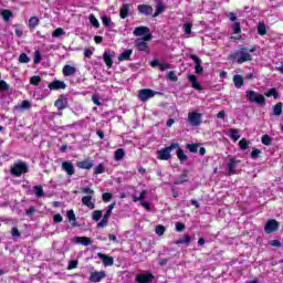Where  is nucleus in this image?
<instances>
[{"mask_svg": "<svg viewBox=\"0 0 283 283\" xmlns=\"http://www.w3.org/2000/svg\"><path fill=\"white\" fill-rule=\"evenodd\" d=\"M10 90V85L4 80L0 81V92H8Z\"/></svg>", "mask_w": 283, "mask_h": 283, "instance_id": "5fc2aeb1", "label": "nucleus"}, {"mask_svg": "<svg viewBox=\"0 0 283 283\" xmlns=\"http://www.w3.org/2000/svg\"><path fill=\"white\" fill-rule=\"evenodd\" d=\"M33 192L36 198H43V196H45V191L43 190V186H41V185L34 186Z\"/></svg>", "mask_w": 283, "mask_h": 283, "instance_id": "473e14b6", "label": "nucleus"}, {"mask_svg": "<svg viewBox=\"0 0 283 283\" xmlns=\"http://www.w3.org/2000/svg\"><path fill=\"white\" fill-rule=\"evenodd\" d=\"M167 78H169V81H172V83H176V81H178V75H176L175 71H170L167 74Z\"/></svg>", "mask_w": 283, "mask_h": 283, "instance_id": "680f3d73", "label": "nucleus"}, {"mask_svg": "<svg viewBox=\"0 0 283 283\" xmlns=\"http://www.w3.org/2000/svg\"><path fill=\"white\" fill-rule=\"evenodd\" d=\"M188 120L192 127H199V125H202V114L198 113V111L190 112Z\"/></svg>", "mask_w": 283, "mask_h": 283, "instance_id": "423d86ee", "label": "nucleus"}, {"mask_svg": "<svg viewBox=\"0 0 283 283\" xmlns=\"http://www.w3.org/2000/svg\"><path fill=\"white\" fill-rule=\"evenodd\" d=\"M77 167L80 169H92L94 167V163L91 161L90 159H85V160L78 161Z\"/></svg>", "mask_w": 283, "mask_h": 283, "instance_id": "bb28decb", "label": "nucleus"}, {"mask_svg": "<svg viewBox=\"0 0 283 283\" xmlns=\"http://www.w3.org/2000/svg\"><path fill=\"white\" fill-rule=\"evenodd\" d=\"M62 169L67 174V176H74V165L72 161L62 163Z\"/></svg>", "mask_w": 283, "mask_h": 283, "instance_id": "5701e85b", "label": "nucleus"}, {"mask_svg": "<svg viewBox=\"0 0 283 283\" xmlns=\"http://www.w3.org/2000/svg\"><path fill=\"white\" fill-rule=\"evenodd\" d=\"M65 87H67V84L64 81L55 80L49 84L51 91L65 90Z\"/></svg>", "mask_w": 283, "mask_h": 283, "instance_id": "4468645a", "label": "nucleus"}, {"mask_svg": "<svg viewBox=\"0 0 283 283\" xmlns=\"http://www.w3.org/2000/svg\"><path fill=\"white\" fill-rule=\"evenodd\" d=\"M29 171L30 167L28 166V163L23 160L14 161L10 168V174L11 176H14V178H21V176L28 174Z\"/></svg>", "mask_w": 283, "mask_h": 283, "instance_id": "f03ea898", "label": "nucleus"}, {"mask_svg": "<svg viewBox=\"0 0 283 283\" xmlns=\"http://www.w3.org/2000/svg\"><path fill=\"white\" fill-rule=\"evenodd\" d=\"M154 277L155 276L151 273H142V274L136 275L135 282H137V283H151Z\"/></svg>", "mask_w": 283, "mask_h": 283, "instance_id": "9b49d317", "label": "nucleus"}, {"mask_svg": "<svg viewBox=\"0 0 283 283\" xmlns=\"http://www.w3.org/2000/svg\"><path fill=\"white\" fill-rule=\"evenodd\" d=\"M189 180V170L184 169L181 175H179L176 180L175 185H185V182H188Z\"/></svg>", "mask_w": 283, "mask_h": 283, "instance_id": "f3484780", "label": "nucleus"}, {"mask_svg": "<svg viewBox=\"0 0 283 283\" xmlns=\"http://www.w3.org/2000/svg\"><path fill=\"white\" fill-rule=\"evenodd\" d=\"M132 54H134V51L132 49L125 50L122 54L118 55V61H132Z\"/></svg>", "mask_w": 283, "mask_h": 283, "instance_id": "b1692460", "label": "nucleus"}, {"mask_svg": "<svg viewBox=\"0 0 283 283\" xmlns=\"http://www.w3.org/2000/svg\"><path fill=\"white\" fill-rule=\"evenodd\" d=\"M97 256L102 260L104 266H114V258L98 252Z\"/></svg>", "mask_w": 283, "mask_h": 283, "instance_id": "a211bd4d", "label": "nucleus"}, {"mask_svg": "<svg viewBox=\"0 0 283 283\" xmlns=\"http://www.w3.org/2000/svg\"><path fill=\"white\" fill-rule=\"evenodd\" d=\"M53 222H55V224H59L61 222H63V216H61V213H56L53 216Z\"/></svg>", "mask_w": 283, "mask_h": 283, "instance_id": "69168bd1", "label": "nucleus"}, {"mask_svg": "<svg viewBox=\"0 0 283 283\" xmlns=\"http://www.w3.org/2000/svg\"><path fill=\"white\" fill-rule=\"evenodd\" d=\"M105 277H107V273H105V271H95V272H92L91 275H90V282H93V283H98L101 282L102 280H105Z\"/></svg>", "mask_w": 283, "mask_h": 283, "instance_id": "9d476101", "label": "nucleus"}, {"mask_svg": "<svg viewBox=\"0 0 283 283\" xmlns=\"http://www.w3.org/2000/svg\"><path fill=\"white\" fill-rule=\"evenodd\" d=\"M129 8H132L130 3L122 4L119 9V17L120 19H127L129 17Z\"/></svg>", "mask_w": 283, "mask_h": 283, "instance_id": "412c9836", "label": "nucleus"}, {"mask_svg": "<svg viewBox=\"0 0 283 283\" xmlns=\"http://www.w3.org/2000/svg\"><path fill=\"white\" fill-rule=\"evenodd\" d=\"M66 216L69 222H72V227H76V214L74 213V210H69Z\"/></svg>", "mask_w": 283, "mask_h": 283, "instance_id": "58836bf2", "label": "nucleus"}, {"mask_svg": "<svg viewBox=\"0 0 283 283\" xmlns=\"http://www.w3.org/2000/svg\"><path fill=\"white\" fill-rule=\"evenodd\" d=\"M175 227H176V231H178V233H182V231H185V223H182V222H177L175 224Z\"/></svg>", "mask_w": 283, "mask_h": 283, "instance_id": "774afa93", "label": "nucleus"}, {"mask_svg": "<svg viewBox=\"0 0 283 283\" xmlns=\"http://www.w3.org/2000/svg\"><path fill=\"white\" fill-rule=\"evenodd\" d=\"M88 21L93 28H101V22H98V19H96V15H94V13H91L88 15Z\"/></svg>", "mask_w": 283, "mask_h": 283, "instance_id": "72a5a7b5", "label": "nucleus"}, {"mask_svg": "<svg viewBox=\"0 0 283 283\" xmlns=\"http://www.w3.org/2000/svg\"><path fill=\"white\" fill-rule=\"evenodd\" d=\"M174 244H186V247H189V244H191V237L185 234L182 239L175 241Z\"/></svg>", "mask_w": 283, "mask_h": 283, "instance_id": "2f4dec72", "label": "nucleus"}, {"mask_svg": "<svg viewBox=\"0 0 283 283\" xmlns=\"http://www.w3.org/2000/svg\"><path fill=\"white\" fill-rule=\"evenodd\" d=\"M233 83L237 90H241L244 85V77L240 74L233 76Z\"/></svg>", "mask_w": 283, "mask_h": 283, "instance_id": "a878e982", "label": "nucleus"}, {"mask_svg": "<svg viewBox=\"0 0 283 283\" xmlns=\"http://www.w3.org/2000/svg\"><path fill=\"white\" fill-rule=\"evenodd\" d=\"M75 242H77V244H83V247H90V244H92V239L87 237H75Z\"/></svg>", "mask_w": 283, "mask_h": 283, "instance_id": "c756f323", "label": "nucleus"}, {"mask_svg": "<svg viewBox=\"0 0 283 283\" xmlns=\"http://www.w3.org/2000/svg\"><path fill=\"white\" fill-rule=\"evenodd\" d=\"M188 81L191 83L193 90H197V92H202V85L198 83V77L196 75H188Z\"/></svg>", "mask_w": 283, "mask_h": 283, "instance_id": "aec40b11", "label": "nucleus"}, {"mask_svg": "<svg viewBox=\"0 0 283 283\" xmlns=\"http://www.w3.org/2000/svg\"><path fill=\"white\" fill-rule=\"evenodd\" d=\"M109 218H112V210H106L103 219L97 223V229H103L109 224Z\"/></svg>", "mask_w": 283, "mask_h": 283, "instance_id": "2eb2a0df", "label": "nucleus"}, {"mask_svg": "<svg viewBox=\"0 0 283 283\" xmlns=\"http://www.w3.org/2000/svg\"><path fill=\"white\" fill-rule=\"evenodd\" d=\"M264 96H266L268 98H271V96H273V98L277 99L280 94L277 93V88L273 87L265 92Z\"/></svg>", "mask_w": 283, "mask_h": 283, "instance_id": "4c0bfd02", "label": "nucleus"}, {"mask_svg": "<svg viewBox=\"0 0 283 283\" xmlns=\"http://www.w3.org/2000/svg\"><path fill=\"white\" fill-rule=\"evenodd\" d=\"M147 198V190H143L139 195V197L134 196L133 197V202H140Z\"/></svg>", "mask_w": 283, "mask_h": 283, "instance_id": "8fccbe9b", "label": "nucleus"}, {"mask_svg": "<svg viewBox=\"0 0 283 283\" xmlns=\"http://www.w3.org/2000/svg\"><path fill=\"white\" fill-rule=\"evenodd\" d=\"M282 107H283L282 102L276 103L272 108L273 115L274 116H282Z\"/></svg>", "mask_w": 283, "mask_h": 283, "instance_id": "f704fd0d", "label": "nucleus"}, {"mask_svg": "<svg viewBox=\"0 0 283 283\" xmlns=\"http://www.w3.org/2000/svg\"><path fill=\"white\" fill-rule=\"evenodd\" d=\"M123 158H125V149L123 148H118L117 150H115V156H114V160H123Z\"/></svg>", "mask_w": 283, "mask_h": 283, "instance_id": "a19ab883", "label": "nucleus"}, {"mask_svg": "<svg viewBox=\"0 0 283 283\" xmlns=\"http://www.w3.org/2000/svg\"><path fill=\"white\" fill-rule=\"evenodd\" d=\"M94 174H95V176H98L101 174H105V165L99 164L98 166H96L95 169H94Z\"/></svg>", "mask_w": 283, "mask_h": 283, "instance_id": "864d4df0", "label": "nucleus"}, {"mask_svg": "<svg viewBox=\"0 0 283 283\" xmlns=\"http://www.w3.org/2000/svg\"><path fill=\"white\" fill-rule=\"evenodd\" d=\"M185 34H191V28H193V24L190 22H187L182 25Z\"/></svg>", "mask_w": 283, "mask_h": 283, "instance_id": "13d9d810", "label": "nucleus"}, {"mask_svg": "<svg viewBox=\"0 0 283 283\" xmlns=\"http://www.w3.org/2000/svg\"><path fill=\"white\" fill-rule=\"evenodd\" d=\"M280 229V222L275 219H271L265 223L264 230L265 233H273Z\"/></svg>", "mask_w": 283, "mask_h": 283, "instance_id": "6e6552de", "label": "nucleus"}, {"mask_svg": "<svg viewBox=\"0 0 283 283\" xmlns=\"http://www.w3.org/2000/svg\"><path fill=\"white\" fill-rule=\"evenodd\" d=\"M261 143H262V145H265V147H271V145L273 143V138L269 135H263L261 137Z\"/></svg>", "mask_w": 283, "mask_h": 283, "instance_id": "ea45409f", "label": "nucleus"}, {"mask_svg": "<svg viewBox=\"0 0 283 283\" xmlns=\"http://www.w3.org/2000/svg\"><path fill=\"white\" fill-rule=\"evenodd\" d=\"M256 30H258V34H259L260 36H264V35L266 34V24H264V22H260V23L258 24Z\"/></svg>", "mask_w": 283, "mask_h": 283, "instance_id": "79ce46f5", "label": "nucleus"}, {"mask_svg": "<svg viewBox=\"0 0 283 283\" xmlns=\"http://www.w3.org/2000/svg\"><path fill=\"white\" fill-rule=\"evenodd\" d=\"M198 147H200V144H187L186 149L190 151V154H198Z\"/></svg>", "mask_w": 283, "mask_h": 283, "instance_id": "c03bdc74", "label": "nucleus"}, {"mask_svg": "<svg viewBox=\"0 0 283 283\" xmlns=\"http://www.w3.org/2000/svg\"><path fill=\"white\" fill-rule=\"evenodd\" d=\"M103 59L108 70H112V67L114 66V60L112 59V53L109 51H105L103 54Z\"/></svg>", "mask_w": 283, "mask_h": 283, "instance_id": "4be33fe9", "label": "nucleus"}, {"mask_svg": "<svg viewBox=\"0 0 283 283\" xmlns=\"http://www.w3.org/2000/svg\"><path fill=\"white\" fill-rule=\"evenodd\" d=\"M19 63H30V57L28 53H21L19 56Z\"/></svg>", "mask_w": 283, "mask_h": 283, "instance_id": "4d7b16f0", "label": "nucleus"}, {"mask_svg": "<svg viewBox=\"0 0 283 283\" xmlns=\"http://www.w3.org/2000/svg\"><path fill=\"white\" fill-rule=\"evenodd\" d=\"M156 96V92L151 88H143L139 90L138 98L143 103H147L149 98H154Z\"/></svg>", "mask_w": 283, "mask_h": 283, "instance_id": "0eeeda50", "label": "nucleus"}, {"mask_svg": "<svg viewBox=\"0 0 283 283\" xmlns=\"http://www.w3.org/2000/svg\"><path fill=\"white\" fill-rule=\"evenodd\" d=\"M147 32H149L148 27H137V28H135L133 34L135 36H144V34H147Z\"/></svg>", "mask_w": 283, "mask_h": 283, "instance_id": "c85d7f7f", "label": "nucleus"}, {"mask_svg": "<svg viewBox=\"0 0 283 283\" xmlns=\"http://www.w3.org/2000/svg\"><path fill=\"white\" fill-rule=\"evenodd\" d=\"M155 231H156L157 235H165V226H163V224L157 226Z\"/></svg>", "mask_w": 283, "mask_h": 283, "instance_id": "0e129e2a", "label": "nucleus"}, {"mask_svg": "<svg viewBox=\"0 0 283 283\" xmlns=\"http://www.w3.org/2000/svg\"><path fill=\"white\" fill-rule=\"evenodd\" d=\"M102 23H103V25H105V28H109V25H112V18H109L107 15H103Z\"/></svg>", "mask_w": 283, "mask_h": 283, "instance_id": "6e6d98bb", "label": "nucleus"}, {"mask_svg": "<svg viewBox=\"0 0 283 283\" xmlns=\"http://www.w3.org/2000/svg\"><path fill=\"white\" fill-rule=\"evenodd\" d=\"M239 149H241V151H245V149H249V142L247 140V138H242L239 142Z\"/></svg>", "mask_w": 283, "mask_h": 283, "instance_id": "3c124183", "label": "nucleus"}, {"mask_svg": "<svg viewBox=\"0 0 283 283\" xmlns=\"http://www.w3.org/2000/svg\"><path fill=\"white\" fill-rule=\"evenodd\" d=\"M30 84L38 87V85H41V76L34 75L30 78Z\"/></svg>", "mask_w": 283, "mask_h": 283, "instance_id": "603ef678", "label": "nucleus"}, {"mask_svg": "<svg viewBox=\"0 0 283 283\" xmlns=\"http://www.w3.org/2000/svg\"><path fill=\"white\" fill-rule=\"evenodd\" d=\"M262 154V150L258 149V148H254L252 151H251V158L253 160H255L256 158L260 157V155Z\"/></svg>", "mask_w": 283, "mask_h": 283, "instance_id": "e2e57ef3", "label": "nucleus"}, {"mask_svg": "<svg viewBox=\"0 0 283 283\" xmlns=\"http://www.w3.org/2000/svg\"><path fill=\"white\" fill-rule=\"evenodd\" d=\"M240 159L230 158L228 163L227 176H235V169L238 168V165H240Z\"/></svg>", "mask_w": 283, "mask_h": 283, "instance_id": "1a4fd4ad", "label": "nucleus"}, {"mask_svg": "<svg viewBox=\"0 0 283 283\" xmlns=\"http://www.w3.org/2000/svg\"><path fill=\"white\" fill-rule=\"evenodd\" d=\"M65 34V30L63 28H57L52 32L53 39H59Z\"/></svg>", "mask_w": 283, "mask_h": 283, "instance_id": "a18cd8bd", "label": "nucleus"}, {"mask_svg": "<svg viewBox=\"0 0 283 283\" xmlns=\"http://www.w3.org/2000/svg\"><path fill=\"white\" fill-rule=\"evenodd\" d=\"M103 218V210H94L92 212V220H94V222H98V220H101Z\"/></svg>", "mask_w": 283, "mask_h": 283, "instance_id": "37998d69", "label": "nucleus"}, {"mask_svg": "<svg viewBox=\"0 0 283 283\" xmlns=\"http://www.w3.org/2000/svg\"><path fill=\"white\" fill-rule=\"evenodd\" d=\"M165 12V4L163 2H157L156 11L154 12L153 17H159V14H163Z\"/></svg>", "mask_w": 283, "mask_h": 283, "instance_id": "e433bc0d", "label": "nucleus"}, {"mask_svg": "<svg viewBox=\"0 0 283 283\" xmlns=\"http://www.w3.org/2000/svg\"><path fill=\"white\" fill-rule=\"evenodd\" d=\"M39 23H41V21L39 20V17H31L29 19V29L34 30V28H36Z\"/></svg>", "mask_w": 283, "mask_h": 283, "instance_id": "c9c22d12", "label": "nucleus"}, {"mask_svg": "<svg viewBox=\"0 0 283 283\" xmlns=\"http://www.w3.org/2000/svg\"><path fill=\"white\" fill-rule=\"evenodd\" d=\"M232 30L233 34H241L242 28L240 27V22H234Z\"/></svg>", "mask_w": 283, "mask_h": 283, "instance_id": "bf43d9fd", "label": "nucleus"}, {"mask_svg": "<svg viewBox=\"0 0 283 283\" xmlns=\"http://www.w3.org/2000/svg\"><path fill=\"white\" fill-rule=\"evenodd\" d=\"M228 61H235L238 65H242V63H249V61H253V55L249 53V48L240 45L238 50H234L228 56Z\"/></svg>", "mask_w": 283, "mask_h": 283, "instance_id": "f257e3e1", "label": "nucleus"}, {"mask_svg": "<svg viewBox=\"0 0 283 283\" xmlns=\"http://www.w3.org/2000/svg\"><path fill=\"white\" fill-rule=\"evenodd\" d=\"M3 21H10V18L13 17V13L11 10L4 9L1 12Z\"/></svg>", "mask_w": 283, "mask_h": 283, "instance_id": "49530a36", "label": "nucleus"}, {"mask_svg": "<svg viewBox=\"0 0 283 283\" xmlns=\"http://www.w3.org/2000/svg\"><path fill=\"white\" fill-rule=\"evenodd\" d=\"M63 76H74V74H76V67L70 65V64H66L63 66Z\"/></svg>", "mask_w": 283, "mask_h": 283, "instance_id": "393cba45", "label": "nucleus"}, {"mask_svg": "<svg viewBox=\"0 0 283 283\" xmlns=\"http://www.w3.org/2000/svg\"><path fill=\"white\" fill-rule=\"evenodd\" d=\"M41 51L39 50H35L34 53H33V63L34 65H39V63H41Z\"/></svg>", "mask_w": 283, "mask_h": 283, "instance_id": "09e8293b", "label": "nucleus"}, {"mask_svg": "<svg viewBox=\"0 0 283 283\" xmlns=\"http://www.w3.org/2000/svg\"><path fill=\"white\" fill-rule=\"evenodd\" d=\"M190 59L191 61L195 62V72L196 74H202V72H205V69L202 67V60H200V57H198V55L196 54H190Z\"/></svg>", "mask_w": 283, "mask_h": 283, "instance_id": "f8f14e48", "label": "nucleus"}, {"mask_svg": "<svg viewBox=\"0 0 283 283\" xmlns=\"http://www.w3.org/2000/svg\"><path fill=\"white\" fill-rule=\"evenodd\" d=\"M54 106L59 109V112L67 109V97H65V95H60V97L54 102Z\"/></svg>", "mask_w": 283, "mask_h": 283, "instance_id": "ddd939ff", "label": "nucleus"}, {"mask_svg": "<svg viewBox=\"0 0 283 283\" xmlns=\"http://www.w3.org/2000/svg\"><path fill=\"white\" fill-rule=\"evenodd\" d=\"M30 107H32V103H30V101H28V99H23L20 103V105L14 106V109L23 112L25 109H30Z\"/></svg>", "mask_w": 283, "mask_h": 283, "instance_id": "cd10ccee", "label": "nucleus"}, {"mask_svg": "<svg viewBox=\"0 0 283 283\" xmlns=\"http://www.w3.org/2000/svg\"><path fill=\"white\" fill-rule=\"evenodd\" d=\"M81 191L82 193L88 195L82 198V205H84V207H87V209H96V203L92 201V198L95 193L94 190L90 187H84V188H81Z\"/></svg>", "mask_w": 283, "mask_h": 283, "instance_id": "7ed1b4c3", "label": "nucleus"}, {"mask_svg": "<svg viewBox=\"0 0 283 283\" xmlns=\"http://www.w3.org/2000/svg\"><path fill=\"white\" fill-rule=\"evenodd\" d=\"M177 149V158L180 163H185L186 160H188L189 157H187V155L185 154V150L182 148H180V144H178Z\"/></svg>", "mask_w": 283, "mask_h": 283, "instance_id": "7c9ffc66", "label": "nucleus"}, {"mask_svg": "<svg viewBox=\"0 0 283 283\" xmlns=\"http://www.w3.org/2000/svg\"><path fill=\"white\" fill-rule=\"evenodd\" d=\"M112 198H114V195L112 192H104L102 195V200L104 202H109V200H112Z\"/></svg>", "mask_w": 283, "mask_h": 283, "instance_id": "052dcab7", "label": "nucleus"}, {"mask_svg": "<svg viewBox=\"0 0 283 283\" xmlns=\"http://www.w3.org/2000/svg\"><path fill=\"white\" fill-rule=\"evenodd\" d=\"M245 97L250 103H254V105H264V103H266V97L255 91H245Z\"/></svg>", "mask_w": 283, "mask_h": 283, "instance_id": "20e7f679", "label": "nucleus"}, {"mask_svg": "<svg viewBox=\"0 0 283 283\" xmlns=\"http://www.w3.org/2000/svg\"><path fill=\"white\" fill-rule=\"evenodd\" d=\"M178 148V143H171L169 146L157 150L158 160H169L171 158V151Z\"/></svg>", "mask_w": 283, "mask_h": 283, "instance_id": "39448f33", "label": "nucleus"}, {"mask_svg": "<svg viewBox=\"0 0 283 283\" xmlns=\"http://www.w3.org/2000/svg\"><path fill=\"white\" fill-rule=\"evenodd\" d=\"M77 266H78V261H76V260H71V261L69 262L67 269H69V271H72V269H76Z\"/></svg>", "mask_w": 283, "mask_h": 283, "instance_id": "338daca9", "label": "nucleus"}, {"mask_svg": "<svg viewBox=\"0 0 283 283\" xmlns=\"http://www.w3.org/2000/svg\"><path fill=\"white\" fill-rule=\"evenodd\" d=\"M229 132H230V138L232 140H234V142L240 140V135H238V134H240V132L238 129L231 128Z\"/></svg>", "mask_w": 283, "mask_h": 283, "instance_id": "de8ad7c7", "label": "nucleus"}, {"mask_svg": "<svg viewBox=\"0 0 283 283\" xmlns=\"http://www.w3.org/2000/svg\"><path fill=\"white\" fill-rule=\"evenodd\" d=\"M135 46L138 52H149V44L147 42H144L143 39H137L135 41Z\"/></svg>", "mask_w": 283, "mask_h": 283, "instance_id": "6ab92c4d", "label": "nucleus"}, {"mask_svg": "<svg viewBox=\"0 0 283 283\" xmlns=\"http://www.w3.org/2000/svg\"><path fill=\"white\" fill-rule=\"evenodd\" d=\"M137 10L140 14H145V17H149L154 12V8L149 4H139Z\"/></svg>", "mask_w": 283, "mask_h": 283, "instance_id": "dca6fc26", "label": "nucleus"}]
</instances>
